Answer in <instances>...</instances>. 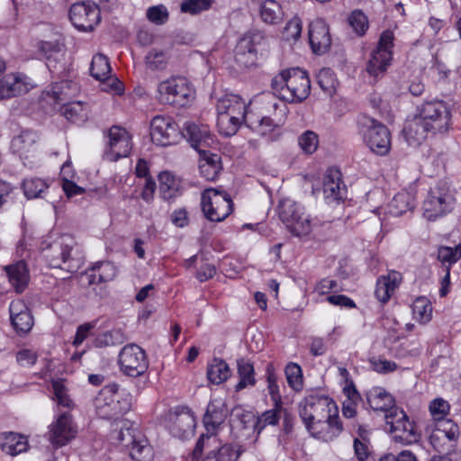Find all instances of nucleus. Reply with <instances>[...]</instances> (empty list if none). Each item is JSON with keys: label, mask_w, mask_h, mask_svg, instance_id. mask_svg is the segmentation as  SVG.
<instances>
[{"label": "nucleus", "mask_w": 461, "mask_h": 461, "mask_svg": "<svg viewBox=\"0 0 461 461\" xmlns=\"http://www.w3.org/2000/svg\"><path fill=\"white\" fill-rule=\"evenodd\" d=\"M118 363L121 371L131 377L142 375L149 367L145 351L136 344H128L121 349Z\"/></svg>", "instance_id": "9b49d317"}, {"label": "nucleus", "mask_w": 461, "mask_h": 461, "mask_svg": "<svg viewBox=\"0 0 461 461\" xmlns=\"http://www.w3.org/2000/svg\"><path fill=\"white\" fill-rule=\"evenodd\" d=\"M335 76L330 68H322L317 75V82L321 88L330 93L335 87Z\"/></svg>", "instance_id": "680f3d73"}, {"label": "nucleus", "mask_w": 461, "mask_h": 461, "mask_svg": "<svg viewBox=\"0 0 461 461\" xmlns=\"http://www.w3.org/2000/svg\"><path fill=\"white\" fill-rule=\"evenodd\" d=\"M77 90L76 83L71 81H61L52 86L51 95L57 103L67 101Z\"/></svg>", "instance_id": "de8ad7c7"}, {"label": "nucleus", "mask_w": 461, "mask_h": 461, "mask_svg": "<svg viewBox=\"0 0 461 461\" xmlns=\"http://www.w3.org/2000/svg\"><path fill=\"white\" fill-rule=\"evenodd\" d=\"M354 450L359 461H374L368 451L367 445L358 438L354 439Z\"/></svg>", "instance_id": "774afa93"}, {"label": "nucleus", "mask_w": 461, "mask_h": 461, "mask_svg": "<svg viewBox=\"0 0 461 461\" xmlns=\"http://www.w3.org/2000/svg\"><path fill=\"white\" fill-rule=\"evenodd\" d=\"M159 191L163 199L168 200L172 198V190L175 184L174 177L169 173H161L159 175Z\"/></svg>", "instance_id": "e2e57ef3"}, {"label": "nucleus", "mask_w": 461, "mask_h": 461, "mask_svg": "<svg viewBox=\"0 0 461 461\" xmlns=\"http://www.w3.org/2000/svg\"><path fill=\"white\" fill-rule=\"evenodd\" d=\"M218 114H228L246 120L247 104L241 96L234 94H225L219 97L216 103Z\"/></svg>", "instance_id": "b1692460"}, {"label": "nucleus", "mask_w": 461, "mask_h": 461, "mask_svg": "<svg viewBox=\"0 0 461 461\" xmlns=\"http://www.w3.org/2000/svg\"><path fill=\"white\" fill-rule=\"evenodd\" d=\"M77 434V429L72 415L64 412L50 425L48 439L54 447L58 448L68 444Z\"/></svg>", "instance_id": "4468645a"}, {"label": "nucleus", "mask_w": 461, "mask_h": 461, "mask_svg": "<svg viewBox=\"0 0 461 461\" xmlns=\"http://www.w3.org/2000/svg\"><path fill=\"white\" fill-rule=\"evenodd\" d=\"M413 318L420 323H427L431 320L432 307L426 297H418L411 305Z\"/></svg>", "instance_id": "37998d69"}, {"label": "nucleus", "mask_w": 461, "mask_h": 461, "mask_svg": "<svg viewBox=\"0 0 461 461\" xmlns=\"http://www.w3.org/2000/svg\"><path fill=\"white\" fill-rule=\"evenodd\" d=\"M61 113L67 120L81 123L87 119V110L81 102H68L61 107Z\"/></svg>", "instance_id": "ea45409f"}, {"label": "nucleus", "mask_w": 461, "mask_h": 461, "mask_svg": "<svg viewBox=\"0 0 461 461\" xmlns=\"http://www.w3.org/2000/svg\"><path fill=\"white\" fill-rule=\"evenodd\" d=\"M5 271L10 283L14 286L16 292L22 293L28 285L29 273L24 261H18L14 265L5 267Z\"/></svg>", "instance_id": "2f4dec72"}, {"label": "nucleus", "mask_w": 461, "mask_h": 461, "mask_svg": "<svg viewBox=\"0 0 461 461\" xmlns=\"http://www.w3.org/2000/svg\"><path fill=\"white\" fill-rule=\"evenodd\" d=\"M323 193L326 199L340 201L346 196V186L341 179V173L338 168L331 167L326 171L323 179Z\"/></svg>", "instance_id": "393cba45"}, {"label": "nucleus", "mask_w": 461, "mask_h": 461, "mask_svg": "<svg viewBox=\"0 0 461 461\" xmlns=\"http://www.w3.org/2000/svg\"><path fill=\"white\" fill-rule=\"evenodd\" d=\"M309 42L315 54L326 53L331 45L329 26L323 20L317 19L309 25Z\"/></svg>", "instance_id": "6ab92c4d"}, {"label": "nucleus", "mask_w": 461, "mask_h": 461, "mask_svg": "<svg viewBox=\"0 0 461 461\" xmlns=\"http://www.w3.org/2000/svg\"><path fill=\"white\" fill-rule=\"evenodd\" d=\"M461 258V244L452 248L442 246L438 250V259L443 264L450 267L451 265L456 263Z\"/></svg>", "instance_id": "603ef678"}, {"label": "nucleus", "mask_w": 461, "mask_h": 461, "mask_svg": "<svg viewBox=\"0 0 461 461\" xmlns=\"http://www.w3.org/2000/svg\"><path fill=\"white\" fill-rule=\"evenodd\" d=\"M38 140L37 132L31 130L22 131L12 140L11 149L20 157L27 158L29 153L35 150Z\"/></svg>", "instance_id": "c756f323"}, {"label": "nucleus", "mask_w": 461, "mask_h": 461, "mask_svg": "<svg viewBox=\"0 0 461 461\" xmlns=\"http://www.w3.org/2000/svg\"><path fill=\"white\" fill-rule=\"evenodd\" d=\"M91 272L89 275V284H100L113 280L117 275V268L113 263L104 261L95 263L92 267Z\"/></svg>", "instance_id": "72a5a7b5"}, {"label": "nucleus", "mask_w": 461, "mask_h": 461, "mask_svg": "<svg viewBox=\"0 0 461 461\" xmlns=\"http://www.w3.org/2000/svg\"><path fill=\"white\" fill-rule=\"evenodd\" d=\"M95 407L97 416L104 420H117L130 409L129 403L116 399V395L110 389L99 393L95 399Z\"/></svg>", "instance_id": "2eb2a0df"}, {"label": "nucleus", "mask_w": 461, "mask_h": 461, "mask_svg": "<svg viewBox=\"0 0 461 461\" xmlns=\"http://www.w3.org/2000/svg\"><path fill=\"white\" fill-rule=\"evenodd\" d=\"M201 200L203 212L206 219L211 221H222L233 210L230 196L213 188L206 189L202 194Z\"/></svg>", "instance_id": "423d86ee"}, {"label": "nucleus", "mask_w": 461, "mask_h": 461, "mask_svg": "<svg viewBox=\"0 0 461 461\" xmlns=\"http://www.w3.org/2000/svg\"><path fill=\"white\" fill-rule=\"evenodd\" d=\"M359 131L363 141L376 155L384 156L391 149V133L381 122L367 116H361L358 121Z\"/></svg>", "instance_id": "f03ea898"}, {"label": "nucleus", "mask_w": 461, "mask_h": 461, "mask_svg": "<svg viewBox=\"0 0 461 461\" xmlns=\"http://www.w3.org/2000/svg\"><path fill=\"white\" fill-rule=\"evenodd\" d=\"M281 407H276L274 404L272 410L264 411L261 416L258 419L256 427L261 430L267 425H276L280 420Z\"/></svg>", "instance_id": "6e6d98bb"}, {"label": "nucleus", "mask_w": 461, "mask_h": 461, "mask_svg": "<svg viewBox=\"0 0 461 461\" xmlns=\"http://www.w3.org/2000/svg\"><path fill=\"white\" fill-rule=\"evenodd\" d=\"M267 389L269 394L271 396L274 404L276 407H281L282 401L281 395L279 393V386L277 384V377L275 373V369L272 364H268L267 366Z\"/></svg>", "instance_id": "3c124183"}, {"label": "nucleus", "mask_w": 461, "mask_h": 461, "mask_svg": "<svg viewBox=\"0 0 461 461\" xmlns=\"http://www.w3.org/2000/svg\"><path fill=\"white\" fill-rule=\"evenodd\" d=\"M167 60V54L162 50H151L146 56V65L152 70L163 69Z\"/></svg>", "instance_id": "4d7b16f0"}, {"label": "nucleus", "mask_w": 461, "mask_h": 461, "mask_svg": "<svg viewBox=\"0 0 461 461\" xmlns=\"http://www.w3.org/2000/svg\"><path fill=\"white\" fill-rule=\"evenodd\" d=\"M261 20L267 24H278L284 19L281 5L276 0H264L259 4Z\"/></svg>", "instance_id": "473e14b6"}, {"label": "nucleus", "mask_w": 461, "mask_h": 461, "mask_svg": "<svg viewBox=\"0 0 461 461\" xmlns=\"http://www.w3.org/2000/svg\"><path fill=\"white\" fill-rule=\"evenodd\" d=\"M278 216L288 230L295 236H304L311 231V221L303 212V208L289 198L280 201Z\"/></svg>", "instance_id": "6e6552de"}, {"label": "nucleus", "mask_w": 461, "mask_h": 461, "mask_svg": "<svg viewBox=\"0 0 461 461\" xmlns=\"http://www.w3.org/2000/svg\"><path fill=\"white\" fill-rule=\"evenodd\" d=\"M69 19L77 30L92 32L101 21L100 9L94 2L76 3L69 9Z\"/></svg>", "instance_id": "ddd939ff"}, {"label": "nucleus", "mask_w": 461, "mask_h": 461, "mask_svg": "<svg viewBox=\"0 0 461 461\" xmlns=\"http://www.w3.org/2000/svg\"><path fill=\"white\" fill-rule=\"evenodd\" d=\"M298 143L305 153L312 154L318 147V135L312 131H306L299 137Z\"/></svg>", "instance_id": "13d9d810"}, {"label": "nucleus", "mask_w": 461, "mask_h": 461, "mask_svg": "<svg viewBox=\"0 0 461 461\" xmlns=\"http://www.w3.org/2000/svg\"><path fill=\"white\" fill-rule=\"evenodd\" d=\"M137 429L133 428V423L130 420L121 421L120 429L116 432V438L121 445L125 447L135 442L140 437L136 435Z\"/></svg>", "instance_id": "8fccbe9b"}, {"label": "nucleus", "mask_w": 461, "mask_h": 461, "mask_svg": "<svg viewBox=\"0 0 461 461\" xmlns=\"http://www.w3.org/2000/svg\"><path fill=\"white\" fill-rule=\"evenodd\" d=\"M9 312L12 326L18 334H27L32 329L33 317L23 301H13L10 303Z\"/></svg>", "instance_id": "412c9836"}, {"label": "nucleus", "mask_w": 461, "mask_h": 461, "mask_svg": "<svg viewBox=\"0 0 461 461\" xmlns=\"http://www.w3.org/2000/svg\"><path fill=\"white\" fill-rule=\"evenodd\" d=\"M392 59V51L374 50L371 58L366 65V71L374 76L378 77L383 74L390 65Z\"/></svg>", "instance_id": "f704fd0d"}, {"label": "nucleus", "mask_w": 461, "mask_h": 461, "mask_svg": "<svg viewBox=\"0 0 461 461\" xmlns=\"http://www.w3.org/2000/svg\"><path fill=\"white\" fill-rule=\"evenodd\" d=\"M302 32V22L299 18L294 17L291 19L284 29V35L286 40L296 41Z\"/></svg>", "instance_id": "0e129e2a"}, {"label": "nucleus", "mask_w": 461, "mask_h": 461, "mask_svg": "<svg viewBox=\"0 0 461 461\" xmlns=\"http://www.w3.org/2000/svg\"><path fill=\"white\" fill-rule=\"evenodd\" d=\"M415 199L408 192L398 193L388 204L389 213L393 216H401L411 211L415 207Z\"/></svg>", "instance_id": "c9c22d12"}, {"label": "nucleus", "mask_w": 461, "mask_h": 461, "mask_svg": "<svg viewBox=\"0 0 461 461\" xmlns=\"http://www.w3.org/2000/svg\"><path fill=\"white\" fill-rule=\"evenodd\" d=\"M124 340V333L120 329H113L98 334L94 339L93 344L96 348H105L122 344Z\"/></svg>", "instance_id": "a19ab883"}, {"label": "nucleus", "mask_w": 461, "mask_h": 461, "mask_svg": "<svg viewBox=\"0 0 461 461\" xmlns=\"http://www.w3.org/2000/svg\"><path fill=\"white\" fill-rule=\"evenodd\" d=\"M150 136L153 143L167 147L177 143L182 134L177 123L170 116L157 115L150 122Z\"/></svg>", "instance_id": "f8f14e48"}, {"label": "nucleus", "mask_w": 461, "mask_h": 461, "mask_svg": "<svg viewBox=\"0 0 461 461\" xmlns=\"http://www.w3.org/2000/svg\"><path fill=\"white\" fill-rule=\"evenodd\" d=\"M454 198L449 193L446 183H439L435 188L431 189L424 203V216L429 221H434L438 217L443 216L452 209Z\"/></svg>", "instance_id": "9d476101"}, {"label": "nucleus", "mask_w": 461, "mask_h": 461, "mask_svg": "<svg viewBox=\"0 0 461 461\" xmlns=\"http://www.w3.org/2000/svg\"><path fill=\"white\" fill-rule=\"evenodd\" d=\"M76 243L69 236H62L59 240L52 243L45 250V258L50 267L63 268L68 272H76L79 258L72 254Z\"/></svg>", "instance_id": "20e7f679"}, {"label": "nucleus", "mask_w": 461, "mask_h": 461, "mask_svg": "<svg viewBox=\"0 0 461 461\" xmlns=\"http://www.w3.org/2000/svg\"><path fill=\"white\" fill-rule=\"evenodd\" d=\"M417 112L435 133H445L451 125V113L447 104L441 100L424 102Z\"/></svg>", "instance_id": "1a4fd4ad"}, {"label": "nucleus", "mask_w": 461, "mask_h": 461, "mask_svg": "<svg viewBox=\"0 0 461 461\" xmlns=\"http://www.w3.org/2000/svg\"><path fill=\"white\" fill-rule=\"evenodd\" d=\"M348 23L357 36L365 35L369 27L367 16L359 9L349 14Z\"/></svg>", "instance_id": "09e8293b"}, {"label": "nucleus", "mask_w": 461, "mask_h": 461, "mask_svg": "<svg viewBox=\"0 0 461 461\" xmlns=\"http://www.w3.org/2000/svg\"><path fill=\"white\" fill-rule=\"evenodd\" d=\"M147 18L156 24H164L168 19V12L163 5L151 6L147 10Z\"/></svg>", "instance_id": "052dcab7"}, {"label": "nucleus", "mask_w": 461, "mask_h": 461, "mask_svg": "<svg viewBox=\"0 0 461 461\" xmlns=\"http://www.w3.org/2000/svg\"><path fill=\"white\" fill-rule=\"evenodd\" d=\"M24 195L29 198H37L49 187L45 180L39 177H31L23 182Z\"/></svg>", "instance_id": "a18cd8bd"}, {"label": "nucleus", "mask_w": 461, "mask_h": 461, "mask_svg": "<svg viewBox=\"0 0 461 461\" xmlns=\"http://www.w3.org/2000/svg\"><path fill=\"white\" fill-rule=\"evenodd\" d=\"M288 384L295 391L303 388L302 368L295 363H289L285 370Z\"/></svg>", "instance_id": "864d4df0"}, {"label": "nucleus", "mask_w": 461, "mask_h": 461, "mask_svg": "<svg viewBox=\"0 0 461 461\" xmlns=\"http://www.w3.org/2000/svg\"><path fill=\"white\" fill-rule=\"evenodd\" d=\"M108 143L104 151L106 159L117 161L127 157L131 149V137L127 131L119 126H112L108 131Z\"/></svg>", "instance_id": "dca6fc26"}, {"label": "nucleus", "mask_w": 461, "mask_h": 461, "mask_svg": "<svg viewBox=\"0 0 461 461\" xmlns=\"http://www.w3.org/2000/svg\"><path fill=\"white\" fill-rule=\"evenodd\" d=\"M158 92L161 103L176 107H185L194 98V90L183 77H173L161 82L158 86Z\"/></svg>", "instance_id": "0eeeda50"}, {"label": "nucleus", "mask_w": 461, "mask_h": 461, "mask_svg": "<svg viewBox=\"0 0 461 461\" xmlns=\"http://www.w3.org/2000/svg\"><path fill=\"white\" fill-rule=\"evenodd\" d=\"M26 79L22 74H8L0 78V100L26 94L30 89Z\"/></svg>", "instance_id": "4be33fe9"}, {"label": "nucleus", "mask_w": 461, "mask_h": 461, "mask_svg": "<svg viewBox=\"0 0 461 461\" xmlns=\"http://www.w3.org/2000/svg\"><path fill=\"white\" fill-rule=\"evenodd\" d=\"M111 72L108 59L103 54L95 55L91 62L90 74L97 80H104Z\"/></svg>", "instance_id": "c03bdc74"}, {"label": "nucleus", "mask_w": 461, "mask_h": 461, "mask_svg": "<svg viewBox=\"0 0 461 461\" xmlns=\"http://www.w3.org/2000/svg\"><path fill=\"white\" fill-rule=\"evenodd\" d=\"M338 407L330 398L321 395H309L299 404V416L306 429L310 425L330 419V414L337 412Z\"/></svg>", "instance_id": "7ed1b4c3"}, {"label": "nucleus", "mask_w": 461, "mask_h": 461, "mask_svg": "<svg viewBox=\"0 0 461 461\" xmlns=\"http://www.w3.org/2000/svg\"><path fill=\"white\" fill-rule=\"evenodd\" d=\"M212 0H185L180 5L182 13L197 14L201 12L210 9Z\"/></svg>", "instance_id": "5fc2aeb1"}, {"label": "nucleus", "mask_w": 461, "mask_h": 461, "mask_svg": "<svg viewBox=\"0 0 461 461\" xmlns=\"http://www.w3.org/2000/svg\"><path fill=\"white\" fill-rule=\"evenodd\" d=\"M52 388L57 402L64 407H69L71 400L67 393L64 384L60 381H54L52 383Z\"/></svg>", "instance_id": "69168bd1"}, {"label": "nucleus", "mask_w": 461, "mask_h": 461, "mask_svg": "<svg viewBox=\"0 0 461 461\" xmlns=\"http://www.w3.org/2000/svg\"><path fill=\"white\" fill-rule=\"evenodd\" d=\"M199 172L207 181H214L218 178L222 170L221 158L217 153H212L209 149H203L199 152Z\"/></svg>", "instance_id": "a878e982"}, {"label": "nucleus", "mask_w": 461, "mask_h": 461, "mask_svg": "<svg viewBox=\"0 0 461 461\" xmlns=\"http://www.w3.org/2000/svg\"><path fill=\"white\" fill-rule=\"evenodd\" d=\"M128 448L131 458L136 461H151L152 459V448L145 439L139 438Z\"/></svg>", "instance_id": "49530a36"}, {"label": "nucleus", "mask_w": 461, "mask_h": 461, "mask_svg": "<svg viewBox=\"0 0 461 461\" xmlns=\"http://www.w3.org/2000/svg\"><path fill=\"white\" fill-rule=\"evenodd\" d=\"M402 279V274L397 271H391L387 276L379 277L375 291V297L383 303L388 302Z\"/></svg>", "instance_id": "cd10ccee"}, {"label": "nucleus", "mask_w": 461, "mask_h": 461, "mask_svg": "<svg viewBox=\"0 0 461 461\" xmlns=\"http://www.w3.org/2000/svg\"><path fill=\"white\" fill-rule=\"evenodd\" d=\"M195 418L187 407H178L169 414L168 429L178 438L185 439L194 435Z\"/></svg>", "instance_id": "f3484780"}, {"label": "nucleus", "mask_w": 461, "mask_h": 461, "mask_svg": "<svg viewBox=\"0 0 461 461\" xmlns=\"http://www.w3.org/2000/svg\"><path fill=\"white\" fill-rule=\"evenodd\" d=\"M366 399L369 406L374 411H384L388 414L393 409H397L393 397L387 393L384 389L375 387L370 390L366 394Z\"/></svg>", "instance_id": "c85d7f7f"}, {"label": "nucleus", "mask_w": 461, "mask_h": 461, "mask_svg": "<svg viewBox=\"0 0 461 461\" xmlns=\"http://www.w3.org/2000/svg\"><path fill=\"white\" fill-rule=\"evenodd\" d=\"M181 134L182 138H185L198 153L214 143L213 136L205 125L199 126L194 122H186Z\"/></svg>", "instance_id": "aec40b11"}, {"label": "nucleus", "mask_w": 461, "mask_h": 461, "mask_svg": "<svg viewBox=\"0 0 461 461\" xmlns=\"http://www.w3.org/2000/svg\"><path fill=\"white\" fill-rule=\"evenodd\" d=\"M207 378L213 384H220L230 376L228 364L221 358H213L207 366Z\"/></svg>", "instance_id": "e433bc0d"}, {"label": "nucleus", "mask_w": 461, "mask_h": 461, "mask_svg": "<svg viewBox=\"0 0 461 461\" xmlns=\"http://www.w3.org/2000/svg\"><path fill=\"white\" fill-rule=\"evenodd\" d=\"M240 455L239 447L224 444L207 453L202 461H237Z\"/></svg>", "instance_id": "4c0bfd02"}, {"label": "nucleus", "mask_w": 461, "mask_h": 461, "mask_svg": "<svg viewBox=\"0 0 461 461\" xmlns=\"http://www.w3.org/2000/svg\"><path fill=\"white\" fill-rule=\"evenodd\" d=\"M343 430L342 422L339 417V411L330 414V419H323L321 421L310 425L307 431L318 439L325 442L332 441L339 436Z\"/></svg>", "instance_id": "a211bd4d"}, {"label": "nucleus", "mask_w": 461, "mask_h": 461, "mask_svg": "<svg viewBox=\"0 0 461 461\" xmlns=\"http://www.w3.org/2000/svg\"><path fill=\"white\" fill-rule=\"evenodd\" d=\"M402 132L410 145L418 146L427 139L429 132L433 133V130L417 113L412 119L407 121Z\"/></svg>", "instance_id": "5701e85b"}, {"label": "nucleus", "mask_w": 461, "mask_h": 461, "mask_svg": "<svg viewBox=\"0 0 461 461\" xmlns=\"http://www.w3.org/2000/svg\"><path fill=\"white\" fill-rule=\"evenodd\" d=\"M235 53L252 54L254 57H257V50L250 35L247 34L238 41L235 47Z\"/></svg>", "instance_id": "338daca9"}, {"label": "nucleus", "mask_w": 461, "mask_h": 461, "mask_svg": "<svg viewBox=\"0 0 461 461\" xmlns=\"http://www.w3.org/2000/svg\"><path fill=\"white\" fill-rule=\"evenodd\" d=\"M238 374L240 376V382L235 385L237 392L241 391L248 385H254L256 379L254 377V366L249 361L244 358L237 360Z\"/></svg>", "instance_id": "58836bf2"}, {"label": "nucleus", "mask_w": 461, "mask_h": 461, "mask_svg": "<svg viewBox=\"0 0 461 461\" xmlns=\"http://www.w3.org/2000/svg\"><path fill=\"white\" fill-rule=\"evenodd\" d=\"M28 442L25 437L14 432L0 434V448L10 456H16L27 450Z\"/></svg>", "instance_id": "7c9ffc66"}, {"label": "nucleus", "mask_w": 461, "mask_h": 461, "mask_svg": "<svg viewBox=\"0 0 461 461\" xmlns=\"http://www.w3.org/2000/svg\"><path fill=\"white\" fill-rule=\"evenodd\" d=\"M227 415L228 410L224 402L220 399L212 400L203 416V423L207 432L214 434L217 428L224 422Z\"/></svg>", "instance_id": "bb28decb"}, {"label": "nucleus", "mask_w": 461, "mask_h": 461, "mask_svg": "<svg viewBox=\"0 0 461 461\" xmlns=\"http://www.w3.org/2000/svg\"><path fill=\"white\" fill-rule=\"evenodd\" d=\"M271 86L276 95L288 103H302L311 93L308 73L300 68L281 71L272 79Z\"/></svg>", "instance_id": "f257e3e1"}, {"label": "nucleus", "mask_w": 461, "mask_h": 461, "mask_svg": "<svg viewBox=\"0 0 461 461\" xmlns=\"http://www.w3.org/2000/svg\"><path fill=\"white\" fill-rule=\"evenodd\" d=\"M243 122H246V120L233 115L218 114L217 125L220 132L224 136L234 135Z\"/></svg>", "instance_id": "79ce46f5"}, {"label": "nucleus", "mask_w": 461, "mask_h": 461, "mask_svg": "<svg viewBox=\"0 0 461 461\" xmlns=\"http://www.w3.org/2000/svg\"><path fill=\"white\" fill-rule=\"evenodd\" d=\"M385 425L389 426V432L393 440L402 445H410L419 441L420 434L414 422L409 420L407 414L399 407L384 414Z\"/></svg>", "instance_id": "39448f33"}, {"label": "nucleus", "mask_w": 461, "mask_h": 461, "mask_svg": "<svg viewBox=\"0 0 461 461\" xmlns=\"http://www.w3.org/2000/svg\"><path fill=\"white\" fill-rule=\"evenodd\" d=\"M448 402L441 398L433 400L429 404V411L435 420L442 421L449 412Z\"/></svg>", "instance_id": "bf43d9fd"}]
</instances>
